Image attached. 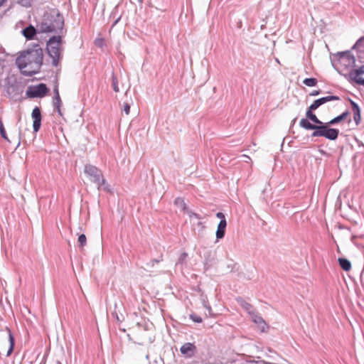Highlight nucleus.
Masks as SVG:
<instances>
[{
	"instance_id": "obj_1",
	"label": "nucleus",
	"mask_w": 364,
	"mask_h": 364,
	"mask_svg": "<svg viewBox=\"0 0 364 364\" xmlns=\"http://www.w3.org/2000/svg\"><path fill=\"white\" fill-rule=\"evenodd\" d=\"M43 59V49L36 45L33 48L26 50L24 54L18 57L16 64L23 75L31 77L39 72Z\"/></svg>"
},
{
	"instance_id": "obj_2",
	"label": "nucleus",
	"mask_w": 364,
	"mask_h": 364,
	"mask_svg": "<svg viewBox=\"0 0 364 364\" xmlns=\"http://www.w3.org/2000/svg\"><path fill=\"white\" fill-rule=\"evenodd\" d=\"M37 26L41 33H54L61 35L64 26V17L58 10L46 12Z\"/></svg>"
},
{
	"instance_id": "obj_3",
	"label": "nucleus",
	"mask_w": 364,
	"mask_h": 364,
	"mask_svg": "<svg viewBox=\"0 0 364 364\" xmlns=\"http://www.w3.org/2000/svg\"><path fill=\"white\" fill-rule=\"evenodd\" d=\"M63 44L61 35L53 36L47 41L46 50L48 56L52 59L51 64L53 67H58L63 58Z\"/></svg>"
},
{
	"instance_id": "obj_4",
	"label": "nucleus",
	"mask_w": 364,
	"mask_h": 364,
	"mask_svg": "<svg viewBox=\"0 0 364 364\" xmlns=\"http://www.w3.org/2000/svg\"><path fill=\"white\" fill-rule=\"evenodd\" d=\"M330 125L328 122L326 123L325 125H318L317 131H314L311 134V136H323L329 140H336L338 138L339 130L329 127Z\"/></svg>"
},
{
	"instance_id": "obj_5",
	"label": "nucleus",
	"mask_w": 364,
	"mask_h": 364,
	"mask_svg": "<svg viewBox=\"0 0 364 364\" xmlns=\"http://www.w3.org/2000/svg\"><path fill=\"white\" fill-rule=\"evenodd\" d=\"M84 171L90 178V180L97 185V188L100 189V181L103 176L101 170L95 166L87 164L85 165Z\"/></svg>"
},
{
	"instance_id": "obj_6",
	"label": "nucleus",
	"mask_w": 364,
	"mask_h": 364,
	"mask_svg": "<svg viewBox=\"0 0 364 364\" xmlns=\"http://www.w3.org/2000/svg\"><path fill=\"white\" fill-rule=\"evenodd\" d=\"M48 92L46 84L40 83L37 85H31L26 90V95L30 98L43 97Z\"/></svg>"
},
{
	"instance_id": "obj_7",
	"label": "nucleus",
	"mask_w": 364,
	"mask_h": 364,
	"mask_svg": "<svg viewBox=\"0 0 364 364\" xmlns=\"http://www.w3.org/2000/svg\"><path fill=\"white\" fill-rule=\"evenodd\" d=\"M338 61L341 65L346 68H353L355 66V58L351 54L350 51L346 50L337 53Z\"/></svg>"
},
{
	"instance_id": "obj_8",
	"label": "nucleus",
	"mask_w": 364,
	"mask_h": 364,
	"mask_svg": "<svg viewBox=\"0 0 364 364\" xmlns=\"http://www.w3.org/2000/svg\"><path fill=\"white\" fill-rule=\"evenodd\" d=\"M348 75L351 80L358 85H364V65L358 69H351Z\"/></svg>"
},
{
	"instance_id": "obj_9",
	"label": "nucleus",
	"mask_w": 364,
	"mask_h": 364,
	"mask_svg": "<svg viewBox=\"0 0 364 364\" xmlns=\"http://www.w3.org/2000/svg\"><path fill=\"white\" fill-rule=\"evenodd\" d=\"M31 117L33 119V129L34 132H38L41 125V112L38 107H34L32 111Z\"/></svg>"
},
{
	"instance_id": "obj_10",
	"label": "nucleus",
	"mask_w": 364,
	"mask_h": 364,
	"mask_svg": "<svg viewBox=\"0 0 364 364\" xmlns=\"http://www.w3.org/2000/svg\"><path fill=\"white\" fill-rule=\"evenodd\" d=\"M339 100H340V97L336 95H329V96L321 97L319 99L314 100V102L310 105L311 109H316L320 106H321L322 105H323L328 102Z\"/></svg>"
},
{
	"instance_id": "obj_11",
	"label": "nucleus",
	"mask_w": 364,
	"mask_h": 364,
	"mask_svg": "<svg viewBox=\"0 0 364 364\" xmlns=\"http://www.w3.org/2000/svg\"><path fill=\"white\" fill-rule=\"evenodd\" d=\"M250 316L252 321L258 325V327L259 328L262 332H265L267 331L268 326L264 320L257 312H252Z\"/></svg>"
},
{
	"instance_id": "obj_12",
	"label": "nucleus",
	"mask_w": 364,
	"mask_h": 364,
	"mask_svg": "<svg viewBox=\"0 0 364 364\" xmlns=\"http://www.w3.org/2000/svg\"><path fill=\"white\" fill-rule=\"evenodd\" d=\"M196 347L193 343H186L180 348L181 354L187 358H191L194 355Z\"/></svg>"
},
{
	"instance_id": "obj_13",
	"label": "nucleus",
	"mask_w": 364,
	"mask_h": 364,
	"mask_svg": "<svg viewBox=\"0 0 364 364\" xmlns=\"http://www.w3.org/2000/svg\"><path fill=\"white\" fill-rule=\"evenodd\" d=\"M349 101L353 112V119L356 125H358L361 121L360 109L355 102L350 99H349Z\"/></svg>"
},
{
	"instance_id": "obj_14",
	"label": "nucleus",
	"mask_w": 364,
	"mask_h": 364,
	"mask_svg": "<svg viewBox=\"0 0 364 364\" xmlns=\"http://www.w3.org/2000/svg\"><path fill=\"white\" fill-rule=\"evenodd\" d=\"M226 226H227L226 220H221L219 222V224L218 225L217 230H216L217 240H220V239H222L224 237Z\"/></svg>"
},
{
	"instance_id": "obj_15",
	"label": "nucleus",
	"mask_w": 364,
	"mask_h": 364,
	"mask_svg": "<svg viewBox=\"0 0 364 364\" xmlns=\"http://www.w3.org/2000/svg\"><path fill=\"white\" fill-rule=\"evenodd\" d=\"M23 36L28 40H31L36 34V29L30 25L22 30Z\"/></svg>"
},
{
	"instance_id": "obj_16",
	"label": "nucleus",
	"mask_w": 364,
	"mask_h": 364,
	"mask_svg": "<svg viewBox=\"0 0 364 364\" xmlns=\"http://www.w3.org/2000/svg\"><path fill=\"white\" fill-rule=\"evenodd\" d=\"M300 127L306 129V130H314L317 131L318 128V125H314L311 124L307 119H301L299 122Z\"/></svg>"
},
{
	"instance_id": "obj_17",
	"label": "nucleus",
	"mask_w": 364,
	"mask_h": 364,
	"mask_svg": "<svg viewBox=\"0 0 364 364\" xmlns=\"http://www.w3.org/2000/svg\"><path fill=\"white\" fill-rule=\"evenodd\" d=\"M16 126L18 127V146L21 141L23 142L25 141V133L22 130L21 116H18Z\"/></svg>"
},
{
	"instance_id": "obj_18",
	"label": "nucleus",
	"mask_w": 364,
	"mask_h": 364,
	"mask_svg": "<svg viewBox=\"0 0 364 364\" xmlns=\"http://www.w3.org/2000/svg\"><path fill=\"white\" fill-rule=\"evenodd\" d=\"M54 92H55V96H54V100H53V105L57 109V111L59 113V114L61 115V112H60V104H61V100H60V97L59 95L58 89L56 87L55 89Z\"/></svg>"
},
{
	"instance_id": "obj_19",
	"label": "nucleus",
	"mask_w": 364,
	"mask_h": 364,
	"mask_svg": "<svg viewBox=\"0 0 364 364\" xmlns=\"http://www.w3.org/2000/svg\"><path fill=\"white\" fill-rule=\"evenodd\" d=\"M237 301L239 302L240 305L246 311H247V313L251 315L252 314V312H255V311L253 310V307L252 306L245 301V300H243L242 299L240 298V299H237Z\"/></svg>"
},
{
	"instance_id": "obj_20",
	"label": "nucleus",
	"mask_w": 364,
	"mask_h": 364,
	"mask_svg": "<svg viewBox=\"0 0 364 364\" xmlns=\"http://www.w3.org/2000/svg\"><path fill=\"white\" fill-rule=\"evenodd\" d=\"M338 262L340 265V267L344 270V271H349L351 269V263L350 262L346 259V258H338Z\"/></svg>"
},
{
	"instance_id": "obj_21",
	"label": "nucleus",
	"mask_w": 364,
	"mask_h": 364,
	"mask_svg": "<svg viewBox=\"0 0 364 364\" xmlns=\"http://www.w3.org/2000/svg\"><path fill=\"white\" fill-rule=\"evenodd\" d=\"M348 114H349L348 111H346V112H343L341 114L332 119L331 121L328 122V124H332V125L336 124L340 122L341 121L345 119L348 117Z\"/></svg>"
},
{
	"instance_id": "obj_22",
	"label": "nucleus",
	"mask_w": 364,
	"mask_h": 364,
	"mask_svg": "<svg viewBox=\"0 0 364 364\" xmlns=\"http://www.w3.org/2000/svg\"><path fill=\"white\" fill-rule=\"evenodd\" d=\"M174 204L181 210H186V204L183 198H176L174 200Z\"/></svg>"
},
{
	"instance_id": "obj_23",
	"label": "nucleus",
	"mask_w": 364,
	"mask_h": 364,
	"mask_svg": "<svg viewBox=\"0 0 364 364\" xmlns=\"http://www.w3.org/2000/svg\"><path fill=\"white\" fill-rule=\"evenodd\" d=\"M9 341L10 343V346L7 351V354H6L7 356H9L11 354V353L13 352V350H14V338L10 330H9Z\"/></svg>"
},
{
	"instance_id": "obj_24",
	"label": "nucleus",
	"mask_w": 364,
	"mask_h": 364,
	"mask_svg": "<svg viewBox=\"0 0 364 364\" xmlns=\"http://www.w3.org/2000/svg\"><path fill=\"white\" fill-rule=\"evenodd\" d=\"M317 80L314 77L306 78L303 81V83L308 87H314L317 85Z\"/></svg>"
},
{
	"instance_id": "obj_25",
	"label": "nucleus",
	"mask_w": 364,
	"mask_h": 364,
	"mask_svg": "<svg viewBox=\"0 0 364 364\" xmlns=\"http://www.w3.org/2000/svg\"><path fill=\"white\" fill-rule=\"evenodd\" d=\"M112 87H113V90H114V92H118L119 91V88L118 86V80H117V76L114 75V73H112Z\"/></svg>"
},
{
	"instance_id": "obj_26",
	"label": "nucleus",
	"mask_w": 364,
	"mask_h": 364,
	"mask_svg": "<svg viewBox=\"0 0 364 364\" xmlns=\"http://www.w3.org/2000/svg\"><path fill=\"white\" fill-rule=\"evenodd\" d=\"M77 242L79 243V246L82 248L85 247L87 244V237L85 235L81 234L78 237Z\"/></svg>"
},
{
	"instance_id": "obj_27",
	"label": "nucleus",
	"mask_w": 364,
	"mask_h": 364,
	"mask_svg": "<svg viewBox=\"0 0 364 364\" xmlns=\"http://www.w3.org/2000/svg\"><path fill=\"white\" fill-rule=\"evenodd\" d=\"M0 134L2 138H4L5 140L9 141V138L7 136L5 128L4 127L2 120L0 119Z\"/></svg>"
},
{
	"instance_id": "obj_28",
	"label": "nucleus",
	"mask_w": 364,
	"mask_h": 364,
	"mask_svg": "<svg viewBox=\"0 0 364 364\" xmlns=\"http://www.w3.org/2000/svg\"><path fill=\"white\" fill-rule=\"evenodd\" d=\"M103 189L106 191H109V185L107 183L106 180L103 178V176L101 178L100 181V189Z\"/></svg>"
},
{
	"instance_id": "obj_29",
	"label": "nucleus",
	"mask_w": 364,
	"mask_h": 364,
	"mask_svg": "<svg viewBox=\"0 0 364 364\" xmlns=\"http://www.w3.org/2000/svg\"><path fill=\"white\" fill-rule=\"evenodd\" d=\"M315 109H311V106L308 107V109L306 112V117L307 119H309V120L311 121L316 116L315 114L313 113V111Z\"/></svg>"
},
{
	"instance_id": "obj_30",
	"label": "nucleus",
	"mask_w": 364,
	"mask_h": 364,
	"mask_svg": "<svg viewBox=\"0 0 364 364\" xmlns=\"http://www.w3.org/2000/svg\"><path fill=\"white\" fill-rule=\"evenodd\" d=\"M190 317L196 323H201L203 321L202 318L196 314H191Z\"/></svg>"
},
{
	"instance_id": "obj_31",
	"label": "nucleus",
	"mask_w": 364,
	"mask_h": 364,
	"mask_svg": "<svg viewBox=\"0 0 364 364\" xmlns=\"http://www.w3.org/2000/svg\"><path fill=\"white\" fill-rule=\"evenodd\" d=\"M186 213L188 215L190 218H196L197 219L201 218V217L198 214L193 213L191 210H186Z\"/></svg>"
},
{
	"instance_id": "obj_32",
	"label": "nucleus",
	"mask_w": 364,
	"mask_h": 364,
	"mask_svg": "<svg viewBox=\"0 0 364 364\" xmlns=\"http://www.w3.org/2000/svg\"><path fill=\"white\" fill-rule=\"evenodd\" d=\"M123 111L126 114H129L130 112V105L128 103H124Z\"/></svg>"
},
{
	"instance_id": "obj_33",
	"label": "nucleus",
	"mask_w": 364,
	"mask_h": 364,
	"mask_svg": "<svg viewBox=\"0 0 364 364\" xmlns=\"http://www.w3.org/2000/svg\"><path fill=\"white\" fill-rule=\"evenodd\" d=\"M31 0H18L19 3L22 6H26V7H28V6H31Z\"/></svg>"
},
{
	"instance_id": "obj_34",
	"label": "nucleus",
	"mask_w": 364,
	"mask_h": 364,
	"mask_svg": "<svg viewBox=\"0 0 364 364\" xmlns=\"http://www.w3.org/2000/svg\"><path fill=\"white\" fill-rule=\"evenodd\" d=\"M112 315L113 316L116 318V320L118 321V322H122L123 320H124V317L122 316V317H119L118 314L116 312V311H114L113 313H112Z\"/></svg>"
},
{
	"instance_id": "obj_35",
	"label": "nucleus",
	"mask_w": 364,
	"mask_h": 364,
	"mask_svg": "<svg viewBox=\"0 0 364 364\" xmlns=\"http://www.w3.org/2000/svg\"><path fill=\"white\" fill-rule=\"evenodd\" d=\"M187 256H188L187 253H186V252L182 253L179 257L178 262L182 263L186 259Z\"/></svg>"
},
{
	"instance_id": "obj_36",
	"label": "nucleus",
	"mask_w": 364,
	"mask_h": 364,
	"mask_svg": "<svg viewBox=\"0 0 364 364\" xmlns=\"http://www.w3.org/2000/svg\"><path fill=\"white\" fill-rule=\"evenodd\" d=\"M95 45L98 47H102L103 45V39L100 38L95 41Z\"/></svg>"
},
{
	"instance_id": "obj_37",
	"label": "nucleus",
	"mask_w": 364,
	"mask_h": 364,
	"mask_svg": "<svg viewBox=\"0 0 364 364\" xmlns=\"http://www.w3.org/2000/svg\"><path fill=\"white\" fill-rule=\"evenodd\" d=\"M216 217L221 220H226L224 214L221 212H218L216 213Z\"/></svg>"
},
{
	"instance_id": "obj_38",
	"label": "nucleus",
	"mask_w": 364,
	"mask_h": 364,
	"mask_svg": "<svg viewBox=\"0 0 364 364\" xmlns=\"http://www.w3.org/2000/svg\"><path fill=\"white\" fill-rule=\"evenodd\" d=\"M362 42V38H360L359 40L357 41V42L354 44V46H353V49H355L357 47L360 46V43Z\"/></svg>"
},
{
	"instance_id": "obj_39",
	"label": "nucleus",
	"mask_w": 364,
	"mask_h": 364,
	"mask_svg": "<svg viewBox=\"0 0 364 364\" xmlns=\"http://www.w3.org/2000/svg\"><path fill=\"white\" fill-rule=\"evenodd\" d=\"M320 90H314L310 93V96H317L320 94Z\"/></svg>"
},
{
	"instance_id": "obj_40",
	"label": "nucleus",
	"mask_w": 364,
	"mask_h": 364,
	"mask_svg": "<svg viewBox=\"0 0 364 364\" xmlns=\"http://www.w3.org/2000/svg\"><path fill=\"white\" fill-rule=\"evenodd\" d=\"M203 306H204L205 309H208L209 311H210V310H211V307L210 306V305L208 304V302H206V301H203Z\"/></svg>"
},
{
	"instance_id": "obj_41",
	"label": "nucleus",
	"mask_w": 364,
	"mask_h": 364,
	"mask_svg": "<svg viewBox=\"0 0 364 364\" xmlns=\"http://www.w3.org/2000/svg\"><path fill=\"white\" fill-rule=\"evenodd\" d=\"M46 355H43L41 359V361L39 363V364H46Z\"/></svg>"
},
{
	"instance_id": "obj_42",
	"label": "nucleus",
	"mask_w": 364,
	"mask_h": 364,
	"mask_svg": "<svg viewBox=\"0 0 364 364\" xmlns=\"http://www.w3.org/2000/svg\"><path fill=\"white\" fill-rule=\"evenodd\" d=\"M326 123L322 122L320 119H318L314 125H325Z\"/></svg>"
},
{
	"instance_id": "obj_43",
	"label": "nucleus",
	"mask_w": 364,
	"mask_h": 364,
	"mask_svg": "<svg viewBox=\"0 0 364 364\" xmlns=\"http://www.w3.org/2000/svg\"><path fill=\"white\" fill-rule=\"evenodd\" d=\"M319 119L316 116L312 120L311 122H313L314 123H316Z\"/></svg>"
},
{
	"instance_id": "obj_44",
	"label": "nucleus",
	"mask_w": 364,
	"mask_h": 364,
	"mask_svg": "<svg viewBox=\"0 0 364 364\" xmlns=\"http://www.w3.org/2000/svg\"><path fill=\"white\" fill-rule=\"evenodd\" d=\"M11 89H14V87H13V86H11V87H9L8 88V90H7V92H8V94H9V95H11V92H10V90H11Z\"/></svg>"
},
{
	"instance_id": "obj_45",
	"label": "nucleus",
	"mask_w": 364,
	"mask_h": 364,
	"mask_svg": "<svg viewBox=\"0 0 364 364\" xmlns=\"http://www.w3.org/2000/svg\"><path fill=\"white\" fill-rule=\"evenodd\" d=\"M6 0H0V6L6 1Z\"/></svg>"
},
{
	"instance_id": "obj_46",
	"label": "nucleus",
	"mask_w": 364,
	"mask_h": 364,
	"mask_svg": "<svg viewBox=\"0 0 364 364\" xmlns=\"http://www.w3.org/2000/svg\"><path fill=\"white\" fill-rule=\"evenodd\" d=\"M160 262V259H154L153 262L158 263Z\"/></svg>"
},
{
	"instance_id": "obj_47",
	"label": "nucleus",
	"mask_w": 364,
	"mask_h": 364,
	"mask_svg": "<svg viewBox=\"0 0 364 364\" xmlns=\"http://www.w3.org/2000/svg\"><path fill=\"white\" fill-rule=\"evenodd\" d=\"M57 364H62L60 361H57Z\"/></svg>"
}]
</instances>
